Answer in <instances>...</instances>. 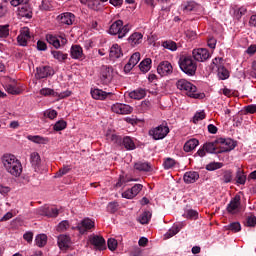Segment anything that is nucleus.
I'll use <instances>...</instances> for the list:
<instances>
[{
  "label": "nucleus",
  "mask_w": 256,
  "mask_h": 256,
  "mask_svg": "<svg viewBox=\"0 0 256 256\" xmlns=\"http://www.w3.org/2000/svg\"><path fill=\"white\" fill-rule=\"evenodd\" d=\"M2 165L12 177H21L23 173V165L17 156L13 154H4L1 158Z\"/></svg>",
  "instance_id": "nucleus-1"
},
{
  "label": "nucleus",
  "mask_w": 256,
  "mask_h": 256,
  "mask_svg": "<svg viewBox=\"0 0 256 256\" xmlns=\"http://www.w3.org/2000/svg\"><path fill=\"white\" fill-rule=\"evenodd\" d=\"M179 67L183 73L193 77L197 71V63L191 56L183 55L179 59Z\"/></svg>",
  "instance_id": "nucleus-2"
},
{
  "label": "nucleus",
  "mask_w": 256,
  "mask_h": 256,
  "mask_svg": "<svg viewBox=\"0 0 256 256\" xmlns=\"http://www.w3.org/2000/svg\"><path fill=\"white\" fill-rule=\"evenodd\" d=\"M177 89L185 93L188 97H192L193 99H199V93H197V86L193 85L191 82L180 79L176 83Z\"/></svg>",
  "instance_id": "nucleus-3"
},
{
  "label": "nucleus",
  "mask_w": 256,
  "mask_h": 256,
  "mask_svg": "<svg viewBox=\"0 0 256 256\" xmlns=\"http://www.w3.org/2000/svg\"><path fill=\"white\" fill-rule=\"evenodd\" d=\"M131 31V26L126 24L123 26V20H116L109 28V35H118V39L126 37L127 33Z\"/></svg>",
  "instance_id": "nucleus-4"
},
{
  "label": "nucleus",
  "mask_w": 256,
  "mask_h": 256,
  "mask_svg": "<svg viewBox=\"0 0 256 256\" xmlns=\"http://www.w3.org/2000/svg\"><path fill=\"white\" fill-rule=\"evenodd\" d=\"M46 41L47 43H49V45H52L54 49H61V47H65L68 43L65 34H61L58 36H55L53 34H47Z\"/></svg>",
  "instance_id": "nucleus-5"
},
{
  "label": "nucleus",
  "mask_w": 256,
  "mask_h": 256,
  "mask_svg": "<svg viewBox=\"0 0 256 256\" xmlns=\"http://www.w3.org/2000/svg\"><path fill=\"white\" fill-rule=\"evenodd\" d=\"M149 135L155 141H159L161 139H165L167 135H169V126L167 125H159L149 131Z\"/></svg>",
  "instance_id": "nucleus-6"
},
{
  "label": "nucleus",
  "mask_w": 256,
  "mask_h": 256,
  "mask_svg": "<svg viewBox=\"0 0 256 256\" xmlns=\"http://www.w3.org/2000/svg\"><path fill=\"white\" fill-rule=\"evenodd\" d=\"M192 55L195 59V61H198L199 63H203L207 61V59L211 58V53H209V50L206 48H197L192 51Z\"/></svg>",
  "instance_id": "nucleus-7"
},
{
  "label": "nucleus",
  "mask_w": 256,
  "mask_h": 256,
  "mask_svg": "<svg viewBox=\"0 0 256 256\" xmlns=\"http://www.w3.org/2000/svg\"><path fill=\"white\" fill-rule=\"evenodd\" d=\"M111 110L117 115H129L133 113V107L123 103H115L112 105Z\"/></svg>",
  "instance_id": "nucleus-8"
},
{
  "label": "nucleus",
  "mask_w": 256,
  "mask_h": 256,
  "mask_svg": "<svg viewBox=\"0 0 256 256\" xmlns=\"http://www.w3.org/2000/svg\"><path fill=\"white\" fill-rule=\"evenodd\" d=\"M157 73L160 77H167L173 73V65L169 61H162L157 67Z\"/></svg>",
  "instance_id": "nucleus-9"
},
{
  "label": "nucleus",
  "mask_w": 256,
  "mask_h": 256,
  "mask_svg": "<svg viewBox=\"0 0 256 256\" xmlns=\"http://www.w3.org/2000/svg\"><path fill=\"white\" fill-rule=\"evenodd\" d=\"M218 143H220V151L218 153H228V151H233L235 149V141L233 139H225V138H220L218 140Z\"/></svg>",
  "instance_id": "nucleus-10"
},
{
  "label": "nucleus",
  "mask_w": 256,
  "mask_h": 256,
  "mask_svg": "<svg viewBox=\"0 0 256 256\" xmlns=\"http://www.w3.org/2000/svg\"><path fill=\"white\" fill-rule=\"evenodd\" d=\"M223 61V58H215L212 63L213 65H216L218 68V77L222 81H225V79H229V70H227L225 67L221 65Z\"/></svg>",
  "instance_id": "nucleus-11"
},
{
  "label": "nucleus",
  "mask_w": 256,
  "mask_h": 256,
  "mask_svg": "<svg viewBox=\"0 0 256 256\" xmlns=\"http://www.w3.org/2000/svg\"><path fill=\"white\" fill-rule=\"evenodd\" d=\"M240 209H241V196L236 195L227 205V211L231 215H235L236 213H239Z\"/></svg>",
  "instance_id": "nucleus-12"
},
{
  "label": "nucleus",
  "mask_w": 256,
  "mask_h": 256,
  "mask_svg": "<svg viewBox=\"0 0 256 256\" xmlns=\"http://www.w3.org/2000/svg\"><path fill=\"white\" fill-rule=\"evenodd\" d=\"M57 21L60 25H72L75 23V14L71 12H64L57 16Z\"/></svg>",
  "instance_id": "nucleus-13"
},
{
  "label": "nucleus",
  "mask_w": 256,
  "mask_h": 256,
  "mask_svg": "<svg viewBox=\"0 0 256 256\" xmlns=\"http://www.w3.org/2000/svg\"><path fill=\"white\" fill-rule=\"evenodd\" d=\"M55 72L51 66H40L36 69V78L37 79H45L47 77H51Z\"/></svg>",
  "instance_id": "nucleus-14"
},
{
  "label": "nucleus",
  "mask_w": 256,
  "mask_h": 256,
  "mask_svg": "<svg viewBox=\"0 0 256 256\" xmlns=\"http://www.w3.org/2000/svg\"><path fill=\"white\" fill-rule=\"evenodd\" d=\"M93 227H95V222H93V220H91L89 218L83 219L77 225V229H78L79 233H81V235H85V233H87V231H89L90 229H93Z\"/></svg>",
  "instance_id": "nucleus-15"
},
{
  "label": "nucleus",
  "mask_w": 256,
  "mask_h": 256,
  "mask_svg": "<svg viewBox=\"0 0 256 256\" xmlns=\"http://www.w3.org/2000/svg\"><path fill=\"white\" fill-rule=\"evenodd\" d=\"M70 57L78 61H83V59H85V53H83V48L77 44L72 45L70 48Z\"/></svg>",
  "instance_id": "nucleus-16"
},
{
  "label": "nucleus",
  "mask_w": 256,
  "mask_h": 256,
  "mask_svg": "<svg viewBox=\"0 0 256 256\" xmlns=\"http://www.w3.org/2000/svg\"><path fill=\"white\" fill-rule=\"evenodd\" d=\"M37 214L43 215L44 217H57V215H59V209L55 207L44 206L37 209Z\"/></svg>",
  "instance_id": "nucleus-17"
},
{
  "label": "nucleus",
  "mask_w": 256,
  "mask_h": 256,
  "mask_svg": "<svg viewBox=\"0 0 256 256\" xmlns=\"http://www.w3.org/2000/svg\"><path fill=\"white\" fill-rule=\"evenodd\" d=\"M18 17L20 19H31L33 17V9L28 4H23L18 8Z\"/></svg>",
  "instance_id": "nucleus-18"
},
{
  "label": "nucleus",
  "mask_w": 256,
  "mask_h": 256,
  "mask_svg": "<svg viewBox=\"0 0 256 256\" xmlns=\"http://www.w3.org/2000/svg\"><path fill=\"white\" fill-rule=\"evenodd\" d=\"M143 189V185L136 184L131 189L126 190L122 193V197L124 199H133V197H137L139 195V192Z\"/></svg>",
  "instance_id": "nucleus-19"
},
{
  "label": "nucleus",
  "mask_w": 256,
  "mask_h": 256,
  "mask_svg": "<svg viewBox=\"0 0 256 256\" xmlns=\"http://www.w3.org/2000/svg\"><path fill=\"white\" fill-rule=\"evenodd\" d=\"M29 39H31L29 28H23L20 32V35L17 37L18 44L21 47H27V41H29Z\"/></svg>",
  "instance_id": "nucleus-20"
},
{
  "label": "nucleus",
  "mask_w": 256,
  "mask_h": 256,
  "mask_svg": "<svg viewBox=\"0 0 256 256\" xmlns=\"http://www.w3.org/2000/svg\"><path fill=\"white\" fill-rule=\"evenodd\" d=\"M90 93H91L92 97L98 101H104V99H107V97H111L113 95V93L105 92L99 88H95V89L91 90Z\"/></svg>",
  "instance_id": "nucleus-21"
},
{
  "label": "nucleus",
  "mask_w": 256,
  "mask_h": 256,
  "mask_svg": "<svg viewBox=\"0 0 256 256\" xmlns=\"http://www.w3.org/2000/svg\"><path fill=\"white\" fill-rule=\"evenodd\" d=\"M128 43L131 47H137L143 43V34L141 32H134L128 38Z\"/></svg>",
  "instance_id": "nucleus-22"
},
{
  "label": "nucleus",
  "mask_w": 256,
  "mask_h": 256,
  "mask_svg": "<svg viewBox=\"0 0 256 256\" xmlns=\"http://www.w3.org/2000/svg\"><path fill=\"white\" fill-rule=\"evenodd\" d=\"M58 246L62 251L71 247V238L65 234L58 236Z\"/></svg>",
  "instance_id": "nucleus-23"
},
{
  "label": "nucleus",
  "mask_w": 256,
  "mask_h": 256,
  "mask_svg": "<svg viewBox=\"0 0 256 256\" xmlns=\"http://www.w3.org/2000/svg\"><path fill=\"white\" fill-rule=\"evenodd\" d=\"M90 243L91 245H94V247H97V249H105V238L101 236L94 235L90 237Z\"/></svg>",
  "instance_id": "nucleus-24"
},
{
  "label": "nucleus",
  "mask_w": 256,
  "mask_h": 256,
  "mask_svg": "<svg viewBox=\"0 0 256 256\" xmlns=\"http://www.w3.org/2000/svg\"><path fill=\"white\" fill-rule=\"evenodd\" d=\"M182 11L184 13H191V11H197L199 9V4H197L195 1H189L181 5Z\"/></svg>",
  "instance_id": "nucleus-25"
},
{
  "label": "nucleus",
  "mask_w": 256,
  "mask_h": 256,
  "mask_svg": "<svg viewBox=\"0 0 256 256\" xmlns=\"http://www.w3.org/2000/svg\"><path fill=\"white\" fill-rule=\"evenodd\" d=\"M184 183H195L199 179V173L195 171H189L184 174Z\"/></svg>",
  "instance_id": "nucleus-26"
},
{
  "label": "nucleus",
  "mask_w": 256,
  "mask_h": 256,
  "mask_svg": "<svg viewBox=\"0 0 256 256\" xmlns=\"http://www.w3.org/2000/svg\"><path fill=\"white\" fill-rule=\"evenodd\" d=\"M28 141H32V143H36L38 145H47L49 143V138L47 137H42L39 135H29L27 136Z\"/></svg>",
  "instance_id": "nucleus-27"
},
{
  "label": "nucleus",
  "mask_w": 256,
  "mask_h": 256,
  "mask_svg": "<svg viewBox=\"0 0 256 256\" xmlns=\"http://www.w3.org/2000/svg\"><path fill=\"white\" fill-rule=\"evenodd\" d=\"M110 57L111 59H119L123 57V51H121V46L119 44H113L110 48Z\"/></svg>",
  "instance_id": "nucleus-28"
},
{
  "label": "nucleus",
  "mask_w": 256,
  "mask_h": 256,
  "mask_svg": "<svg viewBox=\"0 0 256 256\" xmlns=\"http://www.w3.org/2000/svg\"><path fill=\"white\" fill-rule=\"evenodd\" d=\"M198 145H199V140H197L195 138H192V139L188 140L184 144L185 153H191V151L195 150Z\"/></svg>",
  "instance_id": "nucleus-29"
},
{
  "label": "nucleus",
  "mask_w": 256,
  "mask_h": 256,
  "mask_svg": "<svg viewBox=\"0 0 256 256\" xmlns=\"http://www.w3.org/2000/svg\"><path fill=\"white\" fill-rule=\"evenodd\" d=\"M51 55L53 56V59H56L59 63H63V61H67V58L69 55L67 53H63L59 50H52Z\"/></svg>",
  "instance_id": "nucleus-30"
},
{
  "label": "nucleus",
  "mask_w": 256,
  "mask_h": 256,
  "mask_svg": "<svg viewBox=\"0 0 256 256\" xmlns=\"http://www.w3.org/2000/svg\"><path fill=\"white\" fill-rule=\"evenodd\" d=\"M30 163L33 168L39 169L41 165V156L37 152H32L30 154Z\"/></svg>",
  "instance_id": "nucleus-31"
},
{
  "label": "nucleus",
  "mask_w": 256,
  "mask_h": 256,
  "mask_svg": "<svg viewBox=\"0 0 256 256\" xmlns=\"http://www.w3.org/2000/svg\"><path fill=\"white\" fill-rule=\"evenodd\" d=\"M151 63H153V61L151 60V58H146V59H144V60L139 64L140 71H142V73H149V71H151Z\"/></svg>",
  "instance_id": "nucleus-32"
},
{
  "label": "nucleus",
  "mask_w": 256,
  "mask_h": 256,
  "mask_svg": "<svg viewBox=\"0 0 256 256\" xmlns=\"http://www.w3.org/2000/svg\"><path fill=\"white\" fill-rule=\"evenodd\" d=\"M134 169H136V171L149 172L151 171V164L149 162H136L134 164Z\"/></svg>",
  "instance_id": "nucleus-33"
},
{
  "label": "nucleus",
  "mask_w": 256,
  "mask_h": 256,
  "mask_svg": "<svg viewBox=\"0 0 256 256\" xmlns=\"http://www.w3.org/2000/svg\"><path fill=\"white\" fill-rule=\"evenodd\" d=\"M222 183H231L233 181V172L231 170H224L220 175Z\"/></svg>",
  "instance_id": "nucleus-34"
},
{
  "label": "nucleus",
  "mask_w": 256,
  "mask_h": 256,
  "mask_svg": "<svg viewBox=\"0 0 256 256\" xmlns=\"http://www.w3.org/2000/svg\"><path fill=\"white\" fill-rule=\"evenodd\" d=\"M147 95L145 89H137L129 93L130 99H143Z\"/></svg>",
  "instance_id": "nucleus-35"
},
{
  "label": "nucleus",
  "mask_w": 256,
  "mask_h": 256,
  "mask_svg": "<svg viewBox=\"0 0 256 256\" xmlns=\"http://www.w3.org/2000/svg\"><path fill=\"white\" fill-rule=\"evenodd\" d=\"M246 181L247 176L245 175V172H243L241 168H238L236 172V183H238V185H245Z\"/></svg>",
  "instance_id": "nucleus-36"
},
{
  "label": "nucleus",
  "mask_w": 256,
  "mask_h": 256,
  "mask_svg": "<svg viewBox=\"0 0 256 256\" xmlns=\"http://www.w3.org/2000/svg\"><path fill=\"white\" fill-rule=\"evenodd\" d=\"M122 143L127 151H133V149H135V142H133V139L129 136L124 137Z\"/></svg>",
  "instance_id": "nucleus-37"
},
{
  "label": "nucleus",
  "mask_w": 256,
  "mask_h": 256,
  "mask_svg": "<svg viewBox=\"0 0 256 256\" xmlns=\"http://www.w3.org/2000/svg\"><path fill=\"white\" fill-rule=\"evenodd\" d=\"M35 244L37 247H45L47 245V235L39 234L35 238Z\"/></svg>",
  "instance_id": "nucleus-38"
},
{
  "label": "nucleus",
  "mask_w": 256,
  "mask_h": 256,
  "mask_svg": "<svg viewBox=\"0 0 256 256\" xmlns=\"http://www.w3.org/2000/svg\"><path fill=\"white\" fill-rule=\"evenodd\" d=\"M179 231H181V228H179L177 225H174L165 233L164 237L165 239H171V237H175Z\"/></svg>",
  "instance_id": "nucleus-39"
},
{
  "label": "nucleus",
  "mask_w": 256,
  "mask_h": 256,
  "mask_svg": "<svg viewBox=\"0 0 256 256\" xmlns=\"http://www.w3.org/2000/svg\"><path fill=\"white\" fill-rule=\"evenodd\" d=\"M186 219H199V212L197 210L188 209L183 215Z\"/></svg>",
  "instance_id": "nucleus-40"
},
{
  "label": "nucleus",
  "mask_w": 256,
  "mask_h": 256,
  "mask_svg": "<svg viewBox=\"0 0 256 256\" xmlns=\"http://www.w3.org/2000/svg\"><path fill=\"white\" fill-rule=\"evenodd\" d=\"M151 220V212L149 211H145L143 212L140 217H139V222L142 225H147V223H149V221Z\"/></svg>",
  "instance_id": "nucleus-41"
},
{
  "label": "nucleus",
  "mask_w": 256,
  "mask_h": 256,
  "mask_svg": "<svg viewBox=\"0 0 256 256\" xmlns=\"http://www.w3.org/2000/svg\"><path fill=\"white\" fill-rule=\"evenodd\" d=\"M40 95H43L44 97H57V92L51 88H42L40 90Z\"/></svg>",
  "instance_id": "nucleus-42"
},
{
  "label": "nucleus",
  "mask_w": 256,
  "mask_h": 256,
  "mask_svg": "<svg viewBox=\"0 0 256 256\" xmlns=\"http://www.w3.org/2000/svg\"><path fill=\"white\" fill-rule=\"evenodd\" d=\"M162 47H164V49H168L169 51H175L177 49V43H175L173 40H167L162 43Z\"/></svg>",
  "instance_id": "nucleus-43"
},
{
  "label": "nucleus",
  "mask_w": 256,
  "mask_h": 256,
  "mask_svg": "<svg viewBox=\"0 0 256 256\" xmlns=\"http://www.w3.org/2000/svg\"><path fill=\"white\" fill-rule=\"evenodd\" d=\"M6 91L10 93V95H19L21 93V90L13 84L6 85Z\"/></svg>",
  "instance_id": "nucleus-44"
},
{
  "label": "nucleus",
  "mask_w": 256,
  "mask_h": 256,
  "mask_svg": "<svg viewBox=\"0 0 256 256\" xmlns=\"http://www.w3.org/2000/svg\"><path fill=\"white\" fill-rule=\"evenodd\" d=\"M9 37V25H0V39H7Z\"/></svg>",
  "instance_id": "nucleus-45"
},
{
  "label": "nucleus",
  "mask_w": 256,
  "mask_h": 256,
  "mask_svg": "<svg viewBox=\"0 0 256 256\" xmlns=\"http://www.w3.org/2000/svg\"><path fill=\"white\" fill-rule=\"evenodd\" d=\"M54 131H63L67 129V122L64 120L57 121L53 126Z\"/></svg>",
  "instance_id": "nucleus-46"
},
{
  "label": "nucleus",
  "mask_w": 256,
  "mask_h": 256,
  "mask_svg": "<svg viewBox=\"0 0 256 256\" xmlns=\"http://www.w3.org/2000/svg\"><path fill=\"white\" fill-rule=\"evenodd\" d=\"M247 8L245 6H241L240 8L234 10V17L237 19H241L243 15H246Z\"/></svg>",
  "instance_id": "nucleus-47"
},
{
  "label": "nucleus",
  "mask_w": 256,
  "mask_h": 256,
  "mask_svg": "<svg viewBox=\"0 0 256 256\" xmlns=\"http://www.w3.org/2000/svg\"><path fill=\"white\" fill-rule=\"evenodd\" d=\"M203 149L207 153H215V149H217V146L215 145V142H208L204 144Z\"/></svg>",
  "instance_id": "nucleus-48"
},
{
  "label": "nucleus",
  "mask_w": 256,
  "mask_h": 256,
  "mask_svg": "<svg viewBox=\"0 0 256 256\" xmlns=\"http://www.w3.org/2000/svg\"><path fill=\"white\" fill-rule=\"evenodd\" d=\"M223 164L221 162H212L206 166L207 171H215L217 169H221Z\"/></svg>",
  "instance_id": "nucleus-49"
},
{
  "label": "nucleus",
  "mask_w": 256,
  "mask_h": 256,
  "mask_svg": "<svg viewBox=\"0 0 256 256\" xmlns=\"http://www.w3.org/2000/svg\"><path fill=\"white\" fill-rule=\"evenodd\" d=\"M141 61V53L135 52L129 59L128 62H130L132 65H137Z\"/></svg>",
  "instance_id": "nucleus-50"
},
{
  "label": "nucleus",
  "mask_w": 256,
  "mask_h": 256,
  "mask_svg": "<svg viewBox=\"0 0 256 256\" xmlns=\"http://www.w3.org/2000/svg\"><path fill=\"white\" fill-rule=\"evenodd\" d=\"M164 169H173L175 167V159L166 158L163 163Z\"/></svg>",
  "instance_id": "nucleus-51"
},
{
  "label": "nucleus",
  "mask_w": 256,
  "mask_h": 256,
  "mask_svg": "<svg viewBox=\"0 0 256 256\" xmlns=\"http://www.w3.org/2000/svg\"><path fill=\"white\" fill-rule=\"evenodd\" d=\"M82 5H86L89 9H95L97 7V0H80Z\"/></svg>",
  "instance_id": "nucleus-52"
},
{
  "label": "nucleus",
  "mask_w": 256,
  "mask_h": 256,
  "mask_svg": "<svg viewBox=\"0 0 256 256\" xmlns=\"http://www.w3.org/2000/svg\"><path fill=\"white\" fill-rule=\"evenodd\" d=\"M205 119V111L196 112L193 117V123H199V121H203Z\"/></svg>",
  "instance_id": "nucleus-53"
},
{
  "label": "nucleus",
  "mask_w": 256,
  "mask_h": 256,
  "mask_svg": "<svg viewBox=\"0 0 256 256\" xmlns=\"http://www.w3.org/2000/svg\"><path fill=\"white\" fill-rule=\"evenodd\" d=\"M228 229L234 233H239V231H241V224L239 222H233L228 225Z\"/></svg>",
  "instance_id": "nucleus-54"
},
{
  "label": "nucleus",
  "mask_w": 256,
  "mask_h": 256,
  "mask_svg": "<svg viewBox=\"0 0 256 256\" xmlns=\"http://www.w3.org/2000/svg\"><path fill=\"white\" fill-rule=\"evenodd\" d=\"M119 209V204L117 202H110L107 205V211L109 213H116V211Z\"/></svg>",
  "instance_id": "nucleus-55"
},
{
  "label": "nucleus",
  "mask_w": 256,
  "mask_h": 256,
  "mask_svg": "<svg viewBox=\"0 0 256 256\" xmlns=\"http://www.w3.org/2000/svg\"><path fill=\"white\" fill-rule=\"evenodd\" d=\"M9 13V7L5 3L0 4V19Z\"/></svg>",
  "instance_id": "nucleus-56"
},
{
  "label": "nucleus",
  "mask_w": 256,
  "mask_h": 256,
  "mask_svg": "<svg viewBox=\"0 0 256 256\" xmlns=\"http://www.w3.org/2000/svg\"><path fill=\"white\" fill-rule=\"evenodd\" d=\"M58 231H67V229H69V221L67 220H63L62 222H60L58 224V227H57Z\"/></svg>",
  "instance_id": "nucleus-57"
},
{
  "label": "nucleus",
  "mask_w": 256,
  "mask_h": 256,
  "mask_svg": "<svg viewBox=\"0 0 256 256\" xmlns=\"http://www.w3.org/2000/svg\"><path fill=\"white\" fill-rule=\"evenodd\" d=\"M117 241L114 238H109L108 239V249L110 251H115V249H117Z\"/></svg>",
  "instance_id": "nucleus-58"
},
{
  "label": "nucleus",
  "mask_w": 256,
  "mask_h": 256,
  "mask_svg": "<svg viewBox=\"0 0 256 256\" xmlns=\"http://www.w3.org/2000/svg\"><path fill=\"white\" fill-rule=\"evenodd\" d=\"M245 225H246V227H255V225H256V217L255 216H249L246 219Z\"/></svg>",
  "instance_id": "nucleus-59"
},
{
  "label": "nucleus",
  "mask_w": 256,
  "mask_h": 256,
  "mask_svg": "<svg viewBox=\"0 0 256 256\" xmlns=\"http://www.w3.org/2000/svg\"><path fill=\"white\" fill-rule=\"evenodd\" d=\"M69 171H71V167H69V166H64L62 169H60V170L56 173V177H63V175H67V173H69Z\"/></svg>",
  "instance_id": "nucleus-60"
},
{
  "label": "nucleus",
  "mask_w": 256,
  "mask_h": 256,
  "mask_svg": "<svg viewBox=\"0 0 256 256\" xmlns=\"http://www.w3.org/2000/svg\"><path fill=\"white\" fill-rule=\"evenodd\" d=\"M71 96V91L66 90L64 92H57V95L55 97H57L58 99H65V97H70Z\"/></svg>",
  "instance_id": "nucleus-61"
},
{
  "label": "nucleus",
  "mask_w": 256,
  "mask_h": 256,
  "mask_svg": "<svg viewBox=\"0 0 256 256\" xmlns=\"http://www.w3.org/2000/svg\"><path fill=\"white\" fill-rule=\"evenodd\" d=\"M44 115L45 117H48V119H55L57 117V112L55 110H47Z\"/></svg>",
  "instance_id": "nucleus-62"
},
{
  "label": "nucleus",
  "mask_w": 256,
  "mask_h": 256,
  "mask_svg": "<svg viewBox=\"0 0 256 256\" xmlns=\"http://www.w3.org/2000/svg\"><path fill=\"white\" fill-rule=\"evenodd\" d=\"M37 49L38 51H47V43H45L44 41L38 40Z\"/></svg>",
  "instance_id": "nucleus-63"
},
{
  "label": "nucleus",
  "mask_w": 256,
  "mask_h": 256,
  "mask_svg": "<svg viewBox=\"0 0 256 256\" xmlns=\"http://www.w3.org/2000/svg\"><path fill=\"white\" fill-rule=\"evenodd\" d=\"M245 111H246V113H256V105L251 104V105L246 106Z\"/></svg>",
  "instance_id": "nucleus-64"
}]
</instances>
